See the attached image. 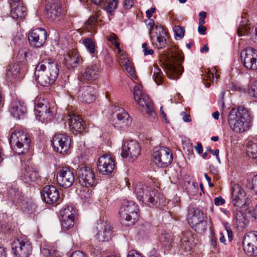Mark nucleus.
I'll return each mask as SVG.
<instances>
[{
  "label": "nucleus",
  "instance_id": "nucleus-1",
  "mask_svg": "<svg viewBox=\"0 0 257 257\" xmlns=\"http://www.w3.org/2000/svg\"><path fill=\"white\" fill-rule=\"evenodd\" d=\"M59 72V68L57 62L48 59L43 60L37 65L35 76L41 85L48 87L56 81Z\"/></svg>",
  "mask_w": 257,
  "mask_h": 257
},
{
  "label": "nucleus",
  "instance_id": "nucleus-2",
  "mask_svg": "<svg viewBox=\"0 0 257 257\" xmlns=\"http://www.w3.org/2000/svg\"><path fill=\"white\" fill-rule=\"evenodd\" d=\"M250 119L248 110L240 107L231 111L228 116V123L233 132L242 133L249 129Z\"/></svg>",
  "mask_w": 257,
  "mask_h": 257
},
{
  "label": "nucleus",
  "instance_id": "nucleus-3",
  "mask_svg": "<svg viewBox=\"0 0 257 257\" xmlns=\"http://www.w3.org/2000/svg\"><path fill=\"white\" fill-rule=\"evenodd\" d=\"M141 87V86H136L134 87V99L146 111V117L151 121H156L158 118L153 103L148 96L143 92Z\"/></svg>",
  "mask_w": 257,
  "mask_h": 257
},
{
  "label": "nucleus",
  "instance_id": "nucleus-4",
  "mask_svg": "<svg viewBox=\"0 0 257 257\" xmlns=\"http://www.w3.org/2000/svg\"><path fill=\"white\" fill-rule=\"evenodd\" d=\"M182 60L183 57L177 53H173L166 57L164 70L170 79L177 80L182 74L183 68L178 62Z\"/></svg>",
  "mask_w": 257,
  "mask_h": 257
},
{
  "label": "nucleus",
  "instance_id": "nucleus-5",
  "mask_svg": "<svg viewBox=\"0 0 257 257\" xmlns=\"http://www.w3.org/2000/svg\"><path fill=\"white\" fill-rule=\"evenodd\" d=\"M10 133V143L15 146L17 153L19 155L27 153L31 144L29 136L21 131H11Z\"/></svg>",
  "mask_w": 257,
  "mask_h": 257
},
{
  "label": "nucleus",
  "instance_id": "nucleus-6",
  "mask_svg": "<svg viewBox=\"0 0 257 257\" xmlns=\"http://www.w3.org/2000/svg\"><path fill=\"white\" fill-rule=\"evenodd\" d=\"M147 25L150 26V35L152 44L159 49L165 47L168 35L163 27L155 25L152 19L149 20Z\"/></svg>",
  "mask_w": 257,
  "mask_h": 257
},
{
  "label": "nucleus",
  "instance_id": "nucleus-7",
  "mask_svg": "<svg viewBox=\"0 0 257 257\" xmlns=\"http://www.w3.org/2000/svg\"><path fill=\"white\" fill-rule=\"evenodd\" d=\"M135 193L138 200L142 204L153 206L157 202L156 191L141 183L136 185Z\"/></svg>",
  "mask_w": 257,
  "mask_h": 257
},
{
  "label": "nucleus",
  "instance_id": "nucleus-8",
  "mask_svg": "<svg viewBox=\"0 0 257 257\" xmlns=\"http://www.w3.org/2000/svg\"><path fill=\"white\" fill-rule=\"evenodd\" d=\"M101 70L99 63L93 62L81 68L78 76L79 79L80 81L87 83L94 82L99 78Z\"/></svg>",
  "mask_w": 257,
  "mask_h": 257
},
{
  "label": "nucleus",
  "instance_id": "nucleus-9",
  "mask_svg": "<svg viewBox=\"0 0 257 257\" xmlns=\"http://www.w3.org/2000/svg\"><path fill=\"white\" fill-rule=\"evenodd\" d=\"M139 209L133 201H126L122 203L119 210L121 219L129 222L128 225H133L138 218Z\"/></svg>",
  "mask_w": 257,
  "mask_h": 257
},
{
  "label": "nucleus",
  "instance_id": "nucleus-10",
  "mask_svg": "<svg viewBox=\"0 0 257 257\" xmlns=\"http://www.w3.org/2000/svg\"><path fill=\"white\" fill-rule=\"evenodd\" d=\"M154 161L160 167H165L173 161V155L171 150L167 148H156L153 155Z\"/></svg>",
  "mask_w": 257,
  "mask_h": 257
},
{
  "label": "nucleus",
  "instance_id": "nucleus-11",
  "mask_svg": "<svg viewBox=\"0 0 257 257\" xmlns=\"http://www.w3.org/2000/svg\"><path fill=\"white\" fill-rule=\"evenodd\" d=\"M36 117L42 122H48L53 117L49 103L45 99H39L35 106Z\"/></svg>",
  "mask_w": 257,
  "mask_h": 257
},
{
  "label": "nucleus",
  "instance_id": "nucleus-12",
  "mask_svg": "<svg viewBox=\"0 0 257 257\" xmlns=\"http://www.w3.org/2000/svg\"><path fill=\"white\" fill-rule=\"evenodd\" d=\"M8 195L10 198L13 199L14 202L17 201L24 210L27 211L30 213L35 210V205L30 200L24 198L18 188H11L8 192Z\"/></svg>",
  "mask_w": 257,
  "mask_h": 257
},
{
  "label": "nucleus",
  "instance_id": "nucleus-13",
  "mask_svg": "<svg viewBox=\"0 0 257 257\" xmlns=\"http://www.w3.org/2000/svg\"><path fill=\"white\" fill-rule=\"evenodd\" d=\"M231 199L232 203L237 207L247 206L249 204V198L246 196L245 191L238 184L232 185Z\"/></svg>",
  "mask_w": 257,
  "mask_h": 257
},
{
  "label": "nucleus",
  "instance_id": "nucleus-14",
  "mask_svg": "<svg viewBox=\"0 0 257 257\" xmlns=\"http://www.w3.org/2000/svg\"><path fill=\"white\" fill-rule=\"evenodd\" d=\"M32 248L31 244L27 239L17 238L12 244L13 251L16 257H29Z\"/></svg>",
  "mask_w": 257,
  "mask_h": 257
},
{
  "label": "nucleus",
  "instance_id": "nucleus-15",
  "mask_svg": "<svg viewBox=\"0 0 257 257\" xmlns=\"http://www.w3.org/2000/svg\"><path fill=\"white\" fill-rule=\"evenodd\" d=\"M241 60L243 66L247 69H257V50L248 47L241 52Z\"/></svg>",
  "mask_w": 257,
  "mask_h": 257
},
{
  "label": "nucleus",
  "instance_id": "nucleus-16",
  "mask_svg": "<svg viewBox=\"0 0 257 257\" xmlns=\"http://www.w3.org/2000/svg\"><path fill=\"white\" fill-rule=\"evenodd\" d=\"M141 147L139 144L133 140L124 143L122 147L121 155L123 158H128L134 161L140 155Z\"/></svg>",
  "mask_w": 257,
  "mask_h": 257
},
{
  "label": "nucleus",
  "instance_id": "nucleus-17",
  "mask_svg": "<svg viewBox=\"0 0 257 257\" xmlns=\"http://www.w3.org/2000/svg\"><path fill=\"white\" fill-rule=\"evenodd\" d=\"M242 246L246 255L257 256V232L246 234L243 239Z\"/></svg>",
  "mask_w": 257,
  "mask_h": 257
},
{
  "label": "nucleus",
  "instance_id": "nucleus-18",
  "mask_svg": "<svg viewBox=\"0 0 257 257\" xmlns=\"http://www.w3.org/2000/svg\"><path fill=\"white\" fill-rule=\"evenodd\" d=\"M57 182L60 186L64 188L71 187L75 181L73 172L68 167H63L57 174Z\"/></svg>",
  "mask_w": 257,
  "mask_h": 257
},
{
  "label": "nucleus",
  "instance_id": "nucleus-19",
  "mask_svg": "<svg viewBox=\"0 0 257 257\" xmlns=\"http://www.w3.org/2000/svg\"><path fill=\"white\" fill-rule=\"evenodd\" d=\"M97 164L99 172L104 175L110 174L115 167L114 160L110 155L106 154L99 157Z\"/></svg>",
  "mask_w": 257,
  "mask_h": 257
},
{
  "label": "nucleus",
  "instance_id": "nucleus-20",
  "mask_svg": "<svg viewBox=\"0 0 257 257\" xmlns=\"http://www.w3.org/2000/svg\"><path fill=\"white\" fill-rule=\"evenodd\" d=\"M54 149L60 154H65L70 148L71 140L69 136L63 134H56L52 141Z\"/></svg>",
  "mask_w": 257,
  "mask_h": 257
},
{
  "label": "nucleus",
  "instance_id": "nucleus-21",
  "mask_svg": "<svg viewBox=\"0 0 257 257\" xmlns=\"http://www.w3.org/2000/svg\"><path fill=\"white\" fill-rule=\"evenodd\" d=\"M47 39V32L43 28L32 30L28 34V40L31 46L40 48L43 45Z\"/></svg>",
  "mask_w": 257,
  "mask_h": 257
},
{
  "label": "nucleus",
  "instance_id": "nucleus-22",
  "mask_svg": "<svg viewBox=\"0 0 257 257\" xmlns=\"http://www.w3.org/2000/svg\"><path fill=\"white\" fill-rule=\"evenodd\" d=\"M79 183L86 187H92L95 185V175L93 172L89 167L81 168L78 171Z\"/></svg>",
  "mask_w": 257,
  "mask_h": 257
},
{
  "label": "nucleus",
  "instance_id": "nucleus-23",
  "mask_svg": "<svg viewBox=\"0 0 257 257\" xmlns=\"http://www.w3.org/2000/svg\"><path fill=\"white\" fill-rule=\"evenodd\" d=\"M96 229L98 231L96 237L99 241H107L111 239L112 227L106 222L98 220L96 223Z\"/></svg>",
  "mask_w": 257,
  "mask_h": 257
},
{
  "label": "nucleus",
  "instance_id": "nucleus-24",
  "mask_svg": "<svg viewBox=\"0 0 257 257\" xmlns=\"http://www.w3.org/2000/svg\"><path fill=\"white\" fill-rule=\"evenodd\" d=\"M47 17L50 21H54L59 17L61 12L59 0H47L46 5Z\"/></svg>",
  "mask_w": 257,
  "mask_h": 257
},
{
  "label": "nucleus",
  "instance_id": "nucleus-25",
  "mask_svg": "<svg viewBox=\"0 0 257 257\" xmlns=\"http://www.w3.org/2000/svg\"><path fill=\"white\" fill-rule=\"evenodd\" d=\"M42 195L47 204H52L57 203L60 198L59 191L53 185L45 186L43 189Z\"/></svg>",
  "mask_w": 257,
  "mask_h": 257
},
{
  "label": "nucleus",
  "instance_id": "nucleus-26",
  "mask_svg": "<svg viewBox=\"0 0 257 257\" xmlns=\"http://www.w3.org/2000/svg\"><path fill=\"white\" fill-rule=\"evenodd\" d=\"M11 8V17L22 19L27 15V8L20 3L21 0H8Z\"/></svg>",
  "mask_w": 257,
  "mask_h": 257
},
{
  "label": "nucleus",
  "instance_id": "nucleus-27",
  "mask_svg": "<svg viewBox=\"0 0 257 257\" xmlns=\"http://www.w3.org/2000/svg\"><path fill=\"white\" fill-rule=\"evenodd\" d=\"M95 90L91 85H83L80 87L78 91V97L86 103L92 102L95 98Z\"/></svg>",
  "mask_w": 257,
  "mask_h": 257
},
{
  "label": "nucleus",
  "instance_id": "nucleus-28",
  "mask_svg": "<svg viewBox=\"0 0 257 257\" xmlns=\"http://www.w3.org/2000/svg\"><path fill=\"white\" fill-rule=\"evenodd\" d=\"M197 240L196 235L191 231H187L183 233L181 239V245L186 251H189L196 245Z\"/></svg>",
  "mask_w": 257,
  "mask_h": 257
},
{
  "label": "nucleus",
  "instance_id": "nucleus-29",
  "mask_svg": "<svg viewBox=\"0 0 257 257\" xmlns=\"http://www.w3.org/2000/svg\"><path fill=\"white\" fill-rule=\"evenodd\" d=\"M205 216L199 209L190 207L188 209V220L189 225L196 224L197 222L205 220Z\"/></svg>",
  "mask_w": 257,
  "mask_h": 257
},
{
  "label": "nucleus",
  "instance_id": "nucleus-30",
  "mask_svg": "<svg viewBox=\"0 0 257 257\" xmlns=\"http://www.w3.org/2000/svg\"><path fill=\"white\" fill-rule=\"evenodd\" d=\"M237 207L233 210L235 224L239 230H242L248 224L247 216Z\"/></svg>",
  "mask_w": 257,
  "mask_h": 257
},
{
  "label": "nucleus",
  "instance_id": "nucleus-31",
  "mask_svg": "<svg viewBox=\"0 0 257 257\" xmlns=\"http://www.w3.org/2000/svg\"><path fill=\"white\" fill-rule=\"evenodd\" d=\"M10 111L14 117L20 119L26 112V107L24 103L15 101L12 103Z\"/></svg>",
  "mask_w": 257,
  "mask_h": 257
},
{
  "label": "nucleus",
  "instance_id": "nucleus-32",
  "mask_svg": "<svg viewBox=\"0 0 257 257\" xmlns=\"http://www.w3.org/2000/svg\"><path fill=\"white\" fill-rule=\"evenodd\" d=\"M67 120L70 129L75 132H80L84 127L83 120L79 116L73 113L69 114L67 116Z\"/></svg>",
  "mask_w": 257,
  "mask_h": 257
},
{
  "label": "nucleus",
  "instance_id": "nucleus-33",
  "mask_svg": "<svg viewBox=\"0 0 257 257\" xmlns=\"http://www.w3.org/2000/svg\"><path fill=\"white\" fill-rule=\"evenodd\" d=\"M96 5H102L105 7V10L111 15L117 8V0H91Z\"/></svg>",
  "mask_w": 257,
  "mask_h": 257
},
{
  "label": "nucleus",
  "instance_id": "nucleus-34",
  "mask_svg": "<svg viewBox=\"0 0 257 257\" xmlns=\"http://www.w3.org/2000/svg\"><path fill=\"white\" fill-rule=\"evenodd\" d=\"M38 177V172L30 167L26 168L21 176L22 179L27 183L36 181Z\"/></svg>",
  "mask_w": 257,
  "mask_h": 257
},
{
  "label": "nucleus",
  "instance_id": "nucleus-35",
  "mask_svg": "<svg viewBox=\"0 0 257 257\" xmlns=\"http://www.w3.org/2000/svg\"><path fill=\"white\" fill-rule=\"evenodd\" d=\"M81 60L79 55L75 51L70 52L65 58L66 64L72 68L77 67Z\"/></svg>",
  "mask_w": 257,
  "mask_h": 257
},
{
  "label": "nucleus",
  "instance_id": "nucleus-36",
  "mask_svg": "<svg viewBox=\"0 0 257 257\" xmlns=\"http://www.w3.org/2000/svg\"><path fill=\"white\" fill-rule=\"evenodd\" d=\"M246 147L247 155L252 159L257 158V138H253L249 140Z\"/></svg>",
  "mask_w": 257,
  "mask_h": 257
},
{
  "label": "nucleus",
  "instance_id": "nucleus-37",
  "mask_svg": "<svg viewBox=\"0 0 257 257\" xmlns=\"http://www.w3.org/2000/svg\"><path fill=\"white\" fill-rule=\"evenodd\" d=\"M116 117L118 122H116V124L119 125L122 128L127 127L131 123V119L128 113L124 110L117 113Z\"/></svg>",
  "mask_w": 257,
  "mask_h": 257
},
{
  "label": "nucleus",
  "instance_id": "nucleus-38",
  "mask_svg": "<svg viewBox=\"0 0 257 257\" xmlns=\"http://www.w3.org/2000/svg\"><path fill=\"white\" fill-rule=\"evenodd\" d=\"M151 74H153V78L156 83L159 85L163 81V74L156 64H154L151 70Z\"/></svg>",
  "mask_w": 257,
  "mask_h": 257
},
{
  "label": "nucleus",
  "instance_id": "nucleus-39",
  "mask_svg": "<svg viewBox=\"0 0 257 257\" xmlns=\"http://www.w3.org/2000/svg\"><path fill=\"white\" fill-rule=\"evenodd\" d=\"M61 218L64 219H72L74 220L75 217V210L71 206H65L61 211Z\"/></svg>",
  "mask_w": 257,
  "mask_h": 257
},
{
  "label": "nucleus",
  "instance_id": "nucleus-40",
  "mask_svg": "<svg viewBox=\"0 0 257 257\" xmlns=\"http://www.w3.org/2000/svg\"><path fill=\"white\" fill-rule=\"evenodd\" d=\"M80 42L90 54H93L95 53V43L91 38H83Z\"/></svg>",
  "mask_w": 257,
  "mask_h": 257
},
{
  "label": "nucleus",
  "instance_id": "nucleus-41",
  "mask_svg": "<svg viewBox=\"0 0 257 257\" xmlns=\"http://www.w3.org/2000/svg\"><path fill=\"white\" fill-rule=\"evenodd\" d=\"M98 16L95 15L90 17L85 23V27L88 31H91L95 29L98 25Z\"/></svg>",
  "mask_w": 257,
  "mask_h": 257
},
{
  "label": "nucleus",
  "instance_id": "nucleus-42",
  "mask_svg": "<svg viewBox=\"0 0 257 257\" xmlns=\"http://www.w3.org/2000/svg\"><path fill=\"white\" fill-rule=\"evenodd\" d=\"M121 63L123 66L124 67L125 69L130 76H132L133 78H136L134 68L129 60L126 58H124L122 59Z\"/></svg>",
  "mask_w": 257,
  "mask_h": 257
},
{
  "label": "nucleus",
  "instance_id": "nucleus-43",
  "mask_svg": "<svg viewBox=\"0 0 257 257\" xmlns=\"http://www.w3.org/2000/svg\"><path fill=\"white\" fill-rule=\"evenodd\" d=\"M206 221L205 220L197 222L196 224L190 225L191 227L197 232L199 233H203L206 229Z\"/></svg>",
  "mask_w": 257,
  "mask_h": 257
},
{
  "label": "nucleus",
  "instance_id": "nucleus-44",
  "mask_svg": "<svg viewBox=\"0 0 257 257\" xmlns=\"http://www.w3.org/2000/svg\"><path fill=\"white\" fill-rule=\"evenodd\" d=\"M242 23V24L240 25L237 29V34L239 36L248 35L250 33V28L248 25H245L243 21Z\"/></svg>",
  "mask_w": 257,
  "mask_h": 257
},
{
  "label": "nucleus",
  "instance_id": "nucleus-45",
  "mask_svg": "<svg viewBox=\"0 0 257 257\" xmlns=\"http://www.w3.org/2000/svg\"><path fill=\"white\" fill-rule=\"evenodd\" d=\"M74 220L72 219H64L61 218L62 228L64 230H68L74 225Z\"/></svg>",
  "mask_w": 257,
  "mask_h": 257
},
{
  "label": "nucleus",
  "instance_id": "nucleus-46",
  "mask_svg": "<svg viewBox=\"0 0 257 257\" xmlns=\"http://www.w3.org/2000/svg\"><path fill=\"white\" fill-rule=\"evenodd\" d=\"M173 31L176 39H180L184 37L185 30L183 27L179 26H175L173 28Z\"/></svg>",
  "mask_w": 257,
  "mask_h": 257
},
{
  "label": "nucleus",
  "instance_id": "nucleus-47",
  "mask_svg": "<svg viewBox=\"0 0 257 257\" xmlns=\"http://www.w3.org/2000/svg\"><path fill=\"white\" fill-rule=\"evenodd\" d=\"M28 54V50L27 48H23L20 49L17 55V59L19 62H22L25 60Z\"/></svg>",
  "mask_w": 257,
  "mask_h": 257
},
{
  "label": "nucleus",
  "instance_id": "nucleus-48",
  "mask_svg": "<svg viewBox=\"0 0 257 257\" xmlns=\"http://www.w3.org/2000/svg\"><path fill=\"white\" fill-rule=\"evenodd\" d=\"M248 92L250 96L257 97V81L253 82L250 85Z\"/></svg>",
  "mask_w": 257,
  "mask_h": 257
},
{
  "label": "nucleus",
  "instance_id": "nucleus-49",
  "mask_svg": "<svg viewBox=\"0 0 257 257\" xmlns=\"http://www.w3.org/2000/svg\"><path fill=\"white\" fill-rule=\"evenodd\" d=\"M219 77V75L217 74V71L215 69H213L212 71L208 73L206 75L207 79H208L210 81H212V82L214 81L215 78L216 79V81H217Z\"/></svg>",
  "mask_w": 257,
  "mask_h": 257
},
{
  "label": "nucleus",
  "instance_id": "nucleus-50",
  "mask_svg": "<svg viewBox=\"0 0 257 257\" xmlns=\"http://www.w3.org/2000/svg\"><path fill=\"white\" fill-rule=\"evenodd\" d=\"M248 215V217L251 220H257V204L255 205L254 208L252 210H248L247 211Z\"/></svg>",
  "mask_w": 257,
  "mask_h": 257
},
{
  "label": "nucleus",
  "instance_id": "nucleus-51",
  "mask_svg": "<svg viewBox=\"0 0 257 257\" xmlns=\"http://www.w3.org/2000/svg\"><path fill=\"white\" fill-rule=\"evenodd\" d=\"M160 239L165 245L168 244L170 245L171 243V236L169 234H162L160 237Z\"/></svg>",
  "mask_w": 257,
  "mask_h": 257
},
{
  "label": "nucleus",
  "instance_id": "nucleus-52",
  "mask_svg": "<svg viewBox=\"0 0 257 257\" xmlns=\"http://www.w3.org/2000/svg\"><path fill=\"white\" fill-rule=\"evenodd\" d=\"M142 48L145 55H152L154 53V50L149 48L148 44L146 43H144L142 44Z\"/></svg>",
  "mask_w": 257,
  "mask_h": 257
},
{
  "label": "nucleus",
  "instance_id": "nucleus-53",
  "mask_svg": "<svg viewBox=\"0 0 257 257\" xmlns=\"http://www.w3.org/2000/svg\"><path fill=\"white\" fill-rule=\"evenodd\" d=\"M116 38V35L113 34L107 38V40L114 44L116 49H119V44L117 42Z\"/></svg>",
  "mask_w": 257,
  "mask_h": 257
},
{
  "label": "nucleus",
  "instance_id": "nucleus-54",
  "mask_svg": "<svg viewBox=\"0 0 257 257\" xmlns=\"http://www.w3.org/2000/svg\"><path fill=\"white\" fill-rule=\"evenodd\" d=\"M225 203V200L221 196L216 197L214 199V204L217 206L223 205Z\"/></svg>",
  "mask_w": 257,
  "mask_h": 257
},
{
  "label": "nucleus",
  "instance_id": "nucleus-55",
  "mask_svg": "<svg viewBox=\"0 0 257 257\" xmlns=\"http://www.w3.org/2000/svg\"><path fill=\"white\" fill-rule=\"evenodd\" d=\"M41 252L46 256H52L53 253L51 250L44 247L41 249Z\"/></svg>",
  "mask_w": 257,
  "mask_h": 257
},
{
  "label": "nucleus",
  "instance_id": "nucleus-56",
  "mask_svg": "<svg viewBox=\"0 0 257 257\" xmlns=\"http://www.w3.org/2000/svg\"><path fill=\"white\" fill-rule=\"evenodd\" d=\"M19 69L17 68L14 69V70H13V68H12V66H10V68L8 69V72L7 74L8 75H16L19 73Z\"/></svg>",
  "mask_w": 257,
  "mask_h": 257
},
{
  "label": "nucleus",
  "instance_id": "nucleus-57",
  "mask_svg": "<svg viewBox=\"0 0 257 257\" xmlns=\"http://www.w3.org/2000/svg\"><path fill=\"white\" fill-rule=\"evenodd\" d=\"M134 0H124V6L126 9H130L134 5Z\"/></svg>",
  "mask_w": 257,
  "mask_h": 257
},
{
  "label": "nucleus",
  "instance_id": "nucleus-58",
  "mask_svg": "<svg viewBox=\"0 0 257 257\" xmlns=\"http://www.w3.org/2000/svg\"><path fill=\"white\" fill-rule=\"evenodd\" d=\"M127 257H143L142 255L135 250H131L128 252Z\"/></svg>",
  "mask_w": 257,
  "mask_h": 257
},
{
  "label": "nucleus",
  "instance_id": "nucleus-59",
  "mask_svg": "<svg viewBox=\"0 0 257 257\" xmlns=\"http://www.w3.org/2000/svg\"><path fill=\"white\" fill-rule=\"evenodd\" d=\"M70 257H86V256L82 251L76 250L72 253Z\"/></svg>",
  "mask_w": 257,
  "mask_h": 257
},
{
  "label": "nucleus",
  "instance_id": "nucleus-60",
  "mask_svg": "<svg viewBox=\"0 0 257 257\" xmlns=\"http://www.w3.org/2000/svg\"><path fill=\"white\" fill-rule=\"evenodd\" d=\"M252 189L257 195V175L255 176L252 181Z\"/></svg>",
  "mask_w": 257,
  "mask_h": 257
},
{
  "label": "nucleus",
  "instance_id": "nucleus-61",
  "mask_svg": "<svg viewBox=\"0 0 257 257\" xmlns=\"http://www.w3.org/2000/svg\"><path fill=\"white\" fill-rule=\"evenodd\" d=\"M156 11V9L155 8H152L150 10H148L146 13L147 15V17L150 19L152 17V15Z\"/></svg>",
  "mask_w": 257,
  "mask_h": 257
},
{
  "label": "nucleus",
  "instance_id": "nucleus-62",
  "mask_svg": "<svg viewBox=\"0 0 257 257\" xmlns=\"http://www.w3.org/2000/svg\"><path fill=\"white\" fill-rule=\"evenodd\" d=\"M252 41L257 44V24L254 27V31L252 35Z\"/></svg>",
  "mask_w": 257,
  "mask_h": 257
},
{
  "label": "nucleus",
  "instance_id": "nucleus-63",
  "mask_svg": "<svg viewBox=\"0 0 257 257\" xmlns=\"http://www.w3.org/2000/svg\"><path fill=\"white\" fill-rule=\"evenodd\" d=\"M195 149L197 153L199 154H201L203 152V147L202 144L198 142L197 145L195 147Z\"/></svg>",
  "mask_w": 257,
  "mask_h": 257
},
{
  "label": "nucleus",
  "instance_id": "nucleus-64",
  "mask_svg": "<svg viewBox=\"0 0 257 257\" xmlns=\"http://www.w3.org/2000/svg\"><path fill=\"white\" fill-rule=\"evenodd\" d=\"M227 88L232 90H239L240 88L234 84L233 83H230L227 85Z\"/></svg>",
  "mask_w": 257,
  "mask_h": 257
}]
</instances>
